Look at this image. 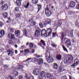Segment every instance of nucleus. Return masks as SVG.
I'll use <instances>...</instances> for the list:
<instances>
[{
	"label": "nucleus",
	"mask_w": 79,
	"mask_h": 79,
	"mask_svg": "<svg viewBox=\"0 0 79 79\" xmlns=\"http://www.w3.org/2000/svg\"><path fill=\"white\" fill-rule=\"evenodd\" d=\"M61 55H57L56 56V58L58 60H60L61 59Z\"/></svg>",
	"instance_id": "33"
},
{
	"label": "nucleus",
	"mask_w": 79,
	"mask_h": 79,
	"mask_svg": "<svg viewBox=\"0 0 79 79\" xmlns=\"http://www.w3.org/2000/svg\"><path fill=\"white\" fill-rule=\"evenodd\" d=\"M15 34L17 37H19L20 35V31L19 30H17L15 31Z\"/></svg>",
	"instance_id": "17"
},
{
	"label": "nucleus",
	"mask_w": 79,
	"mask_h": 79,
	"mask_svg": "<svg viewBox=\"0 0 79 79\" xmlns=\"http://www.w3.org/2000/svg\"><path fill=\"white\" fill-rule=\"evenodd\" d=\"M41 31V30L40 29L37 30L35 31V37H38L40 36V33Z\"/></svg>",
	"instance_id": "7"
},
{
	"label": "nucleus",
	"mask_w": 79,
	"mask_h": 79,
	"mask_svg": "<svg viewBox=\"0 0 79 79\" xmlns=\"http://www.w3.org/2000/svg\"><path fill=\"white\" fill-rule=\"evenodd\" d=\"M24 46H21V49H24Z\"/></svg>",
	"instance_id": "58"
},
{
	"label": "nucleus",
	"mask_w": 79,
	"mask_h": 79,
	"mask_svg": "<svg viewBox=\"0 0 79 79\" xmlns=\"http://www.w3.org/2000/svg\"><path fill=\"white\" fill-rule=\"evenodd\" d=\"M45 12L48 17H49L51 15V13L48 7L45 8Z\"/></svg>",
	"instance_id": "4"
},
{
	"label": "nucleus",
	"mask_w": 79,
	"mask_h": 79,
	"mask_svg": "<svg viewBox=\"0 0 79 79\" xmlns=\"http://www.w3.org/2000/svg\"><path fill=\"white\" fill-rule=\"evenodd\" d=\"M70 33L71 34V37L72 38H73V30H70Z\"/></svg>",
	"instance_id": "34"
},
{
	"label": "nucleus",
	"mask_w": 79,
	"mask_h": 79,
	"mask_svg": "<svg viewBox=\"0 0 79 79\" xmlns=\"http://www.w3.org/2000/svg\"><path fill=\"white\" fill-rule=\"evenodd\" d=\"M56 26V24H52V27H55Z\"/></svg>",
	"instance_id": "56"
},
{
	"label": "nucleus",
	"mask_w": 79,
	"mask_h": 79,
	"mask_svg": "<svg viewBox=\"0 0 79 79\" xmlns=\"http://www.w3.org/2000/svg\"><path fill=\"white\" fill-rule=\"evenodd\" d=\"M59 70H60V72H61L62 71V69H61V67H60L59 68Z\"/></svg>",
	"instance_id": "51"
},
{
	"label": "nucleus",
	"mask_w": 79,
	"mask_h": 79,
	"mask_svg": "<svg viewBox=\"0 0 79 79\" xmlns=\"http://www.w3.org/2000/svg\"><path fill=\"white\" fill-rule=\"evenodd\" d=\"M52 33V29L50 28L47 29L46 31L44 29L42 30L41 31L42 34L44 35L46 37L49 36Z\"/></svg>",
	"instance_id": "1"
},
{
	"label": "nucleus",
	"mask_w": 79,
	"mask_h": 79,
	"mask_svg": "<svg viewBox=\"0 0 79 79\" xmlns=\"http://www.w3.org/2000/svg\"><path fill=\"white\" fill-rule=\"evenodd\" d=\"M8 38L10 39V34H8Z\"/></svg>",
	"instance_id": "57"
},
{
	"label": "nucleus",
	"mask_w": 79,
	"mask_h": 79,
	"mask_svg": "<svg viewBox=\"0 0 79 79\" xmlns=\"http://www.w3.org/2000/svg\"><path fill=\"white\" fill-rule=\"evenodd\" d=\"M39 25H40V27L41 28H43V25L41 23H39Z\"/></svg>",
	"instance_id": "44"
},
{
	"label": "nucleus",
	"mask_w": 79,
	"mask_h": 79,
	"mask_svg": "<svg viewBox=\"0 0 79 79\" xmlns=\"http://www.w3.org/2000/svg\"><path fill=\"white\" fill-rule=\"evenodd\" d=\"M4 17L5 18H6L8 17V13H4Z\"/></svg>",
	"instance_id": "30"
},
{
	"label": "nucleus",
	"mask_w": 79,
	"mask_h": 79,
	"mask_svg": "<svg viewBox=\"0 0 79 79\" xmlns=\"http://www.w3.org/2000/svg\"><path fill=\"white\" fill-rule=\"evenodd\" d=\"M57 35V34L56 33V32L53 33H52V36L53 37H56V36Z\"/></svg>",
	"instance_id": "37"
},
{
	"label": "nucleus",
	"mask_w": 79,
	"mask_h": 79,
	"mask_svg": "<svg viewBox=\"0 0 79 79\" xmlns=\"http://www.w3.org/2000/svg\"><path fill=\"white\" fill-rule=\"evenodd\" d=\"M15 41H16L17 40V38H15Z\"/></svg>",
	"instance_id": "64"
},
{
	"label": "nucleus",
	"mask_w": 79,
	"mask_h": 79,
	"mask_svg": "<svg viewBox=\"0 0 79 79\" xmlns=\"http://www.w3.org/2000/svg\"><path fill=\"white\" fill-rule=\"evenodd\" d=\"M37 62L38 63V64H43V59L41 58L38 59L37 60Z\"/></svg>",
	"instance_id": "14"
},
{
	"label": "nucleus",
	"mask_w": 79,
	"mask_h": 79,
	"mask_svg": "<svg viewBox=\"0 0 79 79\" xmlns=\"http://www.w3.org/2000/svg\"><path fill=\"white\" fill-rule=\"evenodd\" d=\"M79 63V61L78 59H76L74 61V63L70 65L71 67L72 68H75V67L77 66V65Z\"/></svg>",
	"instance_id": "3"
},
{
	"label": "nucleus",
	"mask_w": 79,
	"mask_h": 79,
	"mask_svg": "<svg viewBox=\"0 0 79 79\" xmlns=\"http://www.w3.org/2000/svg\"><path fill=\"white\" fill-rule=\"evenodd\" d=\"M48 78L51 77H53V75L52 74H48L47 75Z\"/></svg>",
	"instance_id": "32"
},
{
	"label": "nucleus",
	"mask_w": 79,
	"mask_h": 79,
	"mask_svg": "<svg viewBox=\"0 0 79 79\" xmlns=\"http://www.w3.org/2000/svg\"><path fill=\"white\" fill-rule=\"evenodd\" d=\"M45 74L44 72H42L41 74V76L38 77V79H43V77H45Z\"/></svg>",
	"instance_id": "13"
},
{
	"label": "nucleus",
	"mask_w": 79,
	"mask_h": 79,
	"mask_svg": "<svg viewBox=\"0 0 79 79\" xmlns=\"http://www.w3.org/2000/svg\"><path fill=\"white\" fill-rule=\"evenodd\" d=\"M13 74H14L13 76H16L19 75V73L16 71L13 72Z\"/></svg>",
	"instance_id": "25"
},
{
	"label": "nucleus",
	"mask_w": 79,
	"mask_h": 79,
	"mask_svg": "<svg viewBox=\"0 0 79 79\" xmlns=\"http://www.w3.org/2000/svg\"><path fill=\"white\" fill-rule=\"evenodd\" d=\"M76 8L77 9L79 10V3L78 4V5H77Z\"/></svg>",
	"instance_id": "49"
},
{
	"label": "nucleus",
	"mask_w": 79,
	"mask_h": 79,
	"mask_svg": "<svg viewBox=\"0 0 79 79\" xmlns=\"http://www.w3.org/2000/svg\"><path fill=\"white\" fill-rule=\"evenodd\" d=\"M52 46L53 48H56V47H57V45L54 44H52Z\"/></svg>",
	"instance_id": "41"
},
{
	"label": "nucleus",
	"mask_w": 79,
	"mask_h": 79,
	"mask_svg": "<svg viewBox=\"0 0 79 79\" xmlns=\"http://www.w3.org/2000/svg\"><path fill=\"white\" fill-rule=\"evenodd\" d=\"M62 48H63V50L64 52H66L67 53H68V50L65 46H62Z\"/></svg>",
	"instance_id": "26"
},
{
	"label": "nucleus",
	"mask_w": 79,
	"mask_h": 79,
	"mask_svg": "<svg viewBox=\"0 0 79 79\" xmlns=\"http://www.w3.org/2000/svg\"><path fill=\"white\" fill-rule=\"evenodd\" d=\"M23 65H18L17 66H16V68L15 69V70H18L19 69H22L23 68Z\"/></svg>",
	"instance_id": "15"
},
{
	"label": "nucleus",
	"mask_w": 79,
	"mask_h": 79,
	"mask_svg": "<svg viewBox=\"0 0 79 79\" xmlns=\"http://www.w3.org/2000/svg\"><path fill=\"white\" fill-rule=\"evenodd\" d=\"M30 3H28L27 5H25V7L26 8H27L28 6H29Z\"/></svg>",
	"instance_id": "38"
},
{
	"label": "nucleus",
	"mask_w": 79,
	"mask_h": 79,
	"mask_svg": "<svg viewBox=\"0 0 79 79\" xmlns=\"http://www.w3.org/2000/svg\"><path fill=\"white\" fill-rule=\"evenodd\" d=\"M69 31L68 30H66L64 32L62 33V39H63L64 37L66 36L67 34L69 33Z\"/></svg>",
	"instance_id": "9"
},
{
	"label": "nucleus",
	"mask_w": 79,
	"mask_h": 79,
	"mask_svg": "<svg viewBox=\"0 0 79 79\" xmlns=\"http://www.w3.org/2000/svg\"><path fill=\"white\" fill-rule=\"evenodd\" d=\"M41 56H40L39 55H38L36 57L37 58H39V57H41Z\"/></svg>",
	"instance_id": "59"
},
{
	"label": "nucleus",
	"mask_w": 79,
	"mask_h": 79,
	"mask_svg": "<svg viewBox=\"0 0 79 79\" xmlns=\"http://www.w3.org/2000/svg\"><path fill=\"white\" fill-rule=\"evenodd\" d=\"M30 44L29 43V42H27V43L26 45H27V46H28V45Z\"/></svg>",
	"instance_id": "60"
},
{
	"label": "nucleus",
	"mask_w": 79,
	"mask_h": 79,
	"mask_svg": "<svg viewBox=\"0 0 79 79\" xmlns=\"http://www.w3.org/2000/svg\"><path fill=\"white\" fill-rule=\"evenodd\" d=\"M33 73L35 75H39L40 74V69H34L33 70Z\"/></svg>",
	"instance_id": "8"
},
{
	"label": "nucleus",
	"mask_w": 79,
	"mask_h": 79,
	"mask_svg": "<svg viewBox=\"0 0 79 79\" xmlns=\"http://www.w3.org/2000/svg\"><path fill=\"white\" fill-rule=\"evenodd\" d=\"M21 1L20 0H17L16 1V3L18 6H20L21 5Z\"/></svg>",
	"instance_id": "22"
},
{
	"label": "nucleus",
	"mask_w": 79,
	"mask_h": 79,
	"mask_svg": "<svg viewBox=\"0 0 79 79\" xmlns=\"http://www.w3.org/2000/svg\"><path fill=\"white\" fill-rule=\"evenodd\" d=\"M29 22H30L31 23V24H33V25H34L35 24V22H34L33 19H29Z\"/></svg>",
	"instance_id": "27"
},
{
	"label": "nucleus",
	"mask_w": 79,
	"mask_h": 79,
	"mask_svg": "<svg viewBox=\"0 0 79 79\" xmlns=\"http://www.w3.org/2000/svg\"><path fill=\"white\" fill-rule=\"evenodd\" d=\"M4 67L5 68V69H6L7 70H8V69H9V68H8V66H7V65H5Z\"/></svg>",
	"instance_id": "36"
},
{
	"label": "nucleus",
	"mask_w": 79,
	"mask_h": 79,
	"mask_svg": "<svg viewBox=\"0 0 79 79\" xmlns=\"http://www.w3.org/2000/svg\"><path fill=\"white\" fill-rule=\"evenodd\" d=\"M50 56L48 55H46V58L47 60L49 58V56Z\"/></svg>",
	"instance_id": "50"
},
{
	"label": "nucleus",
	"mask_w": 79,
	"mask_h": 79,
	"mask_svg": "<svg viewBox=\"0 0 79 79\" xmlns=\"http://www.w3.org/2000/svg\"><path fill=\"white\" fill-rule=\"evenodd\" d=\"M15 53L16 54H17V53H18V51H17V50H15Z\"/></svg>",
	"instance_id": "62"
},
{
	"label": "nucleus",
	"mask_w": 79,
	"mask_h": 79,
	"mask_svg": "<svg viewBox=\"0 0 79 79\" xmlns=\"http://www.w3.org/2000/svg\"><path fill=\"white\" fill-rule=\"evenodd\" d=\"M25 77L27 79H34V77L33 76L30 75L28 77L27 74H26L25 76Z\"/></svg>",
	"instance_id": "18"
},
{
	"label": "nucleus",
	"mask_w": 79,
	"mask_h": 79,
	"mask_svg": "<svg viewBox=\"0 0 79 79\" xmlns=\"http://www.w3.org/2000/svg\"><path fill=\"white\" fill-rule=\"evenodd\" d=\"M65 43L66 44V46L67 47H69V46H71V41L69 40H68L65 42Z\"/></svg>",
	"instance_id": "16"
},
{
	"label": "nucleus",
	"mask_w": 79,
	"mask_h": 79,
	"mask_svg": "<svg viewBox=\"0 0 79 79\" xmlns=\"http://www.w3.org/2000/svg\"><path fill=\"white\" fill-rule=\"evenodd\" d=\"M7 52H10V50H7L6 51Z\"/></svg>",
	"instance_id": "63"
},
{
	"label": "nucleus",
	"mask_w": 79,
	"mask_h": 79,
	"mask_svg": "<svg viewBox=\"0 0 79 79\" xmlns=\"http://www.w3.org/2000/svg\"><path fill=\"white\" fill-rule=\"evenodd\" d=\"M73 57L71 55H69L68 57H66L64 59V62L65 63H72V60Z\"/></svg>",
	"instance_id": "2"
},
{
	"label": "nucleus",
	"mask_w": 79,
	"mask_h": 79,
	"mask_svg": "<svg viewBox=\"0 0 79 79\" xmlns=\"http://www.w3.org/2000/svg\"><path fill=\"white\" fill-rule=\"evenodd\" d=\"M67 78V77L66 76H63L62 77L61 79H68Z\"/></svg>",
	"instance_id": "43"
},
{
	"label": "nucleus",
	"mask_w": 79,
	"mask_h": 79,
	"mask_svg": "<svg viewBox=\"0 0 79 79\" xmlns=\"http://www.w3.org/2000/svg\"><path fill=\"white\" fill-rule=\"evenodd\" d=\"M11 31L12 33H13L14 32V29L13 28L11 29Z\"/></svg>",
	"instance_id": "53"
},
{
	"label": "nucleus",
	"mask_w": 79,
	"mask_h": 79,
	"mask_svg": "<svg viewBox=\"0 0 79 79\" xmlns=\"http://www.w3.org/2000/svg\"><path fill=\"white\" fill-rule=\"evenodd\" d=\"M47 61L48 63H52L54 61L53 59L50 56H49L48 59L47 60Z\"/></svg>",
	"instance_id": "11"
},
{
	"label": "nucleus",
	"mask_w": 79,
	"mask_h": 79,
	"mask_svg": "<svg viewBox=\"0 0 79 79\" xmlns=\"http://www.w3.org/2000/svg\"><path fill=\"white\" fill-rule=\"evenodd\" d=\"M5 34V31H4V30L0 31V38H1V37H2L3 36V35H4Z\"/></svg>",
	"instance_id": "20"
},
{
	"label": "nucleus",
	"mask_w": 79,
	"mask_h": 79,
	"mask_svg": "<svg viewBox=\"0 0 79 79\" xmlns=\"http://www.w3.org/2000/svg\"><path fill=\"white\" fill-rule=\"evenodd\" d=\"M31 59H32V58H30L27 59L25 60H24L22 62V64L23 65H26L27 66V65L29 64V63L28 62H26V61H29Z\"/></svg>",
	"instance_id": "5"
},
{
	"label": "nucleus",
	"mask_w": 79,
	"mask_h": 79,
	"mask_svg": "<svg viewBox=\"0 0 79 79\" xmlns=\"http://www.w3.org/2000/svg\"><path fill=\"white\" fill-rule=\"evenodd\" d=\"M2 10H6L8 9V6L6 4H5L4 6H2Z\"/></svg>",
	"instance_id": "19"
},
{
	"label": "nucleus",
	"mask_w": 79,
	"mask_h": 79,
	"mask_svg": "<svg viewBox=\"0 0 79 79\" xmlns=\"http://www.w3.org/2000/svg\"><path fill=\"white\" fill-rule=\"evenodd\" d=\"M15 10L16 11H18L19 10V7H15Z\"/></svg>",
	"instance_id": "45"
},
{
	"label": "nucleus",
	"mask_w": 79,
	"mask_h": 79,
	"mask_svg": "<svg viewBox=\"0 0 79 79\" xmlns=\"http://www.w3.org/2000/svg\"><path fill=\"white\" fill-rule=\"evenodd\" d=\"M35 52V50L34 49H33L32 50V52L33 53H34Z\"/></svg>",
	"instance_id": "54"
},
{
	"label": "nucleus",
	"mask_w": 79,
	"mask_h": 79,
	"mask_svg": "<svg viewBox=\"0 0 79 79\" xmlns=\"http://www.w3.org/2000/svg\"><path fill=\"white\" fill-rule=\"evenodd\" d=\"M14 52V51L13 50L10 51V56H11L13 55Z\"/></svg>",
	"instance_id": "39"
},
{
	"label": "nucleus",
	"mask_w": 79,
	"mask_h": 79,
	"mask_svg": "<svg viewBox=\"0 0 79 79\" xmlns=\"http://www.w3.org/2000/svg\"><path fill=\"white\" fill-rule=\"evenodd\" d=\"M38 2V0H32V3L34 4H37Z\"/></svg>",
	"instance_id": "23"
},
{
	"label": "nucleus",
	"mask_w": 79,
	"mask_h": 79,
	"mask_svg": "<svg viewBox=\"0 0 79 79\" xmlns=\"http://www.w3.org/2000/svg\"><path fill=\"white\" fill-rule=\"evenodd\" d=\"M19 79H23V77L21 76H19Z\"/></svg>",
	"instance_id": "48"
},
{
	"label": "nucleus",
	"mask_w": 79,
	"mask_h": 79,
	"mask_svg": "<svg viewBox=\"0 0 79 79\" xmlns=\"http://www.w3.org/2000/svg\"><path fill=\"white\" fill-rule=\"evenodd\" d=\"M3 25V23H2V22H0V27H2Z\"/></svg>",
	"instance_id": "47"
},
{
	"label": "nucleus",
	"mask_w": 79,
	"mask_h": 79,
	"mask_svg": "<svg viewBox=\"0 0 79 79\" xmlns=\"http://www.w3.org/2000/svg\"><path fill=\"white\" fill-rule=\"evenodd\" d=\"M73 14V13L71 11H69L68 13V14L69 15H72Z\"/></svg>",
	"instance_id": "46"
},
{
	"label": "nucleus",
	"mask_w": 79,
	"mask_h": 79,
	"mask_svg": "<svg viewBox=\"0 0 79 79\" xmlns=\"http://www.w3.org/2000/svg\"><path fill=\"white\" fill-rule=\"evenodd\" d=\"M38 55L37 54H35L34 55V56H35V57H37V56Z\"/></svg>",
	"instance_id": "61"
},
{
	"label": "nucleus",
	"mask_w": 79,
	"mask_h": 79,
	"mask_svg": "<svg viewBox=\"0 0 79 79\" xmlns=\"http://www.w3.org/2000/svg\"><path fill=\"white\" fill-rule=\"evenodd\" d=\"M61 22H59V21H58V24H57V25H58V27H60L61 25Z\"/></svg>",
	"instance_id": "42"
},
{
	"label": "nucleus",
	"mask_w": 79,
	"mask_h": 79,
	"mask_svg": "<svg viewBox=\"0 0 79 79\" xmlns=\"http://www.w3.org/2000/svg\"><path fill=\"white\" fill-rule=\"evenodd\" d=\"M9 21H10V18L8 19V20L6 22V23H9Z\"/></svg>",
	"instance_id": "55"
},
{
	"label": "nucleus",
	"mask_w": 79,
	"mask_h": 79,
	"mask_svg": "<svg viewBox=\"0 0 79 79\" xmlns=\"http://www.w3.org/2000/svg\"><path fill=\"white\" fill-rule=\"evenodd\" d=\"M29 50L28 49H25L24 53L25 55L27 54L28 53H29Z\"/></svg>",
	"instance_id": "28"
},
{
	"label": "nucleus",
	"mask_w": 79,
	"mask_h": 79,
	"mask_svg": "<svg viewBox=\"0 0 79 79\" xmlns=\"http://www.w3.org/2000/svg\"><path fill=\"white\" fill-rule=\"evenodd\" d=\"M38 45H40V46L41 47H42V48H43V47L45 46V42L41 40L40 41V43Z\"/></svg>",
	"instance_id": "10"
},
{
	"label": "nucleus",
	"mask_w": 79,
	"mask_h": 79,
	"mask_svg": "<svg viewBox=\"0 0 79 79\" xmlns=\"http://www.w3.org/2000/svg\"><path fill=\"white\" fill-rule=\"evenodd\" d=\"M16 17L17 18H19L21 17V15L20 14H16Z\"/></svg>",
	"instance_id": "35"
},
{
	"label": "nucleus",
	"mask_w": 79,
	"mask_h": 79,
	"mask_svg": "<svg viewBox=\"0 0 79 79\" xmlns=\"http://www.w3.org/2000/svg\"><path fill=\"white\" fill-rule=\"evenodd\" d=\"M38 10L37 11V13H38L40 11V10L41 9V8H42V6L41 5H38Z\"/></svg>",
	"instance_id": "31"
},
{
	"label": "nucleus",
	"mask_w": 79,
	"mask_h": 79,
	"mask_svg": "<svg viewBox=\"0 0 79 79\" xmlns=\"http://www.w3.org/2000/svg\"><path fill=\"white\" fill-rule=\"evenodd\" d=\"M37 59L35 58H32V62H33V63H35L37 61Z\"/></svg>",
	"instance_id": "21"
},
{
	"label": "nucleus",
	"mask_w": 79,
	"mask_h": 79,
	"mask_svg": "<svg viewBox=\"0 0 79 79\" xmlns=\"http://www.w3.org/2000/svg\"><path fill=\"white\" fill-rule=\"evenodd\" d=\"M30 47L31 48H33L34 47L33 44V43H31L30 44Z\"/></svg>",
	"instance_id": "40"
},
{
	"label": "nucleus",
	"mask_w": 79,
	"mask_h": 79,
	"mask_svg": "<svg viewBox=\"0 0 79 79\" xmlns=\"http://www.w3.org/2000/svg\"><path fill=\"white\" fill-rule=\"evenodd\" d=\"M53 68L54 69H57L58 68V65L56 63H54L53 64Z\"/></svg>",
	"instance_id": "24"
},
{
	"label": "nucleus",
	"mask_w": 79,
	"mask_h": 79,
	"mask_svg": "<svg viewBox=\"0 0 79 79\" xmlns=\"http://www.w3.org/2000/svg\"><path fill=\"white\" fill-rule=\"evenodd\" d=\"M15 38V35L14 34H11L10 36V39L11 40L14 39Z\"/></svg>",
	"instance_id": "29"
},
{
	"label": "nucleus",
	"mask_w": 79,
	"mask_h": 79,
	"mask_svg": "<svg viewBox=\"0 0 79 79\" xmlns=\"http://www.w3.org/2000/svg\"><path fill=\"white\" fill-rule=\"evenodd\" d=\"M76 26L77 27H79V23H76Z\"/></svg>",
	"instance_id": "52"
},
{
	"label": "nucleus",
	"mask_w": 79,
	"mask_h": 79,
	"mask_svg": "<svg viewBox=\"0 0 79 79\" xmlns=\"http://www.w3.org/2000/svg\"><path fill=\"white\" fill-rule=\"evenodd\" d=\"M76 3L73 1H71L70 2L69 6L70 7L73 8L75 6Z\"/></svg>",
	"instance_id": "12"
},
{
	"label": "nucleus",
	"mask_w": 79,
	"mask_h": 79,
	"mask_svg": "<svg viewBox=\"0 0 79 79\" xmlns=\"http://www.w3.org/2000/svg\"><path fill=\"white\" fill-rule=\"evenodd\" d=\"M52 23V20L50 19H47V20H45L44 24V26H46L48 24L50 25L51 26V24Z\"/></svg>",
	"instance_id": "6"
}]
</instances>
